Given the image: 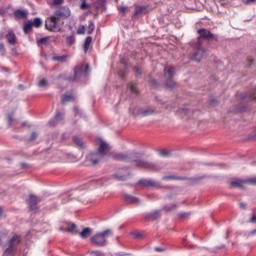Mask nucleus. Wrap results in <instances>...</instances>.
Listing matches in <instances>:
<instances>
[{
  "mask_svg": "<svg viewBox=\"0 0 256 256\" xmlns=\"http://www.w3.org/2000/svg\"><path fill=\"white\" fill-rule=\"evenodd\" d=\"M71 17V9L67 6H61L58 10H55L53 15L46 18L45 28L52 33H59L63 27V21Z\"/></svg>",
  "mask_w": 256,
  "mask_h": 256,
  "instance_id": "nucleus-1",
  "label": "nucleus"
},
{
  "mask_svg": "<svg viewBox=\"0 0 256 256\" xmlns=\"http://www.w3.org/2000/svg\"><path fill=\"white\" fill-rule=\"evenodd\" d=\"M139 157L138 153H132L130 156H127L125 154H116L115 159H118V161H134L136 163V167H139L140 169H148L149 171H159L161 167L157 166V164H153L151 162L143 161L137 159Z\"/></svg>",
  "mask_w": 256,
  "mask_h": 256,
  "instance_id": "nucleus-2",
  "label": "nucleus"
},
{
  "mask_svg": "<svg viewBox=\"0 0 256 256\" xmlns=\"http://www.w3.org/2000/svg\"><path fill=\"white\" fill-rule=\"evenodd\" d=\"M107 237H113V230L106 229L98 232L91 237L90 241L95 247H105L107 245Z\"/></svg>",
  "mask_w": 256,
  "mask_h": 256,
  "instance_id": "nucleus-3",
  "label": "nucleus"
},
{
  "mask_svg": "<svg viewBox=\"0 0 256 256\" xmlns=\"http://www.w3.org/2000/svg\"><path fill=\"white\" fill-rule=\"evenodd\" d=\"M21 243V235L14 234L9 240H8V247L4 251V256H14L15 253H17V245Z\"/></svg>",
  "mask_w": 256,
  "mask_h": 256,
  "instance_id": "nucleus-4",
  "label": "nucleus"
},
{
  "mask_svg": "<svg viewBox=\"0 0 256 256\" xmlns=\"http://www.w3.org/2000/svg\"><path fill=\"white\" fill-rule=\"evenodd\" d=\"M164 77L166 79L165 87L166 89H175V85H177L173 78L175 77V67L166 66L164 68Z\"/></svg>",
  "mask_w": 256,
  "mask_h": 256,
  "instance_id": "nucleus-5",
  "label": "nucleus"
},
{
  "mask_svg": "<svg viewBox=\"0 0 256 256\" xmlns=\"http://www.w3.org/2000/svg\"><path fill=\"white\" fill-rule=\"evenodd\" d=\"M28 208L30 211L37 213L39 211V203H41V198L37 197L36 195L30 194L28 199L26 200Z\"/></svg>",
  "mask_w": 256,
  "mask_h": 256,
  "instance_id": "nucleus-6",
  "label": "nucleus"
},
{
  "mask_svg": "<svg viewBox=\"0 0 256 256\" xmlns=\"http://www.w3.org/2000/svg\"><path fill=\"white\" fill-rule=\"evenodd\" d=\"M87 77L89 75V65L87 64H81L80 66L76 67L75 72H74V78L72 81H77V79H81V77Z\"/></svg>",
  "mask_w": 256,
  "mask_h": 256,
  "instance_id": "nucleus-7",
  "label": "nucleus"
},
{
  "mask_svg": "<svg viewBox=\"0 0 256 256\" xmlns=\"http://www.w3.org/2000/svg\"><path fill=\"white\" fill-rule=\"evenodd\" d=\"M198 35L201 37V39H204L205 41H217L218 36L211 33V31L201 28L198 30Z\"/></svg>",
  "mask_w": 256,
  "mask_h": 256,
  "instance_id": "nucleus-8",
  "label": "nucleus"
},
{
  "mask_svg": "<svg viewBox=\"0 0 256 256\" xmlns=\"http://www.w3.org/2000/svg\"><path fill=\"white\" fill-rule=\"evenodd\" d=\"M101 159L103 158L98 152L90 153L87 155L85 163L86 165H97Z\"/></svg>",
  "mask_w": 256,
  "mask_h": 256,
  "instance_id": "nucleus-9",
  "label": "nucleus"
},
{
  "mask_svg": "<svg viewBox=\"0 0 256 256\" xmlns=\"http://www.w3.org/2000/svg\"><path fill=\"white\" fill-rule=\"evenodd\" d=\"M138 184L142 187H154L156 189H159V187H161V183L153 179H141L138 181Z\"/></svg>",
  "mask_w": 256,
  "mask_h": 256,
  "instance_id": "nucleus-10",
  "label": "nucleus"
},
{
  "mask_svg": "<svg viewBox=\"0 0 256 256\" xmlns=\"http://www.w3.org/2000/svg\"><path fill=\"white\" fill-rule=\"evenodd\" d=\"M203 57H205V49H203V47H201V44L198 41V44L196 46V51L192 56V59H194V61H201V59H203Z\"/></svg>",
  "mask_w": 256,
  "mask_h": 256,
  "instance_id": "nucleus-11",
  "label": "nucleus"
},
{
  "mask_svg": "<svg viewBox=\"0 0 256 256\" xmlns=\"http://www.w3.org/2000/svg\"><path fill=\"white\" fill-rule=\"evenodd\" d=\"M110 150H111V148L109 147V144H107V142H105L103 140H100V144H99L97 153H99L100 156L102 158H104L107 155V153H109Z\"/></svg>",
  "mask_w": 256,
  "mask_h": 256,
  "instance_id": "nucleus-12",
  "label": "nucleus"
},
{
  "mask_svg": "<svg viewBox=\"0 0 256 256\" xmlns=\"http://www.w3.org/2000/svg\"><path fill=\"white\" fill-rule=\"evenodd\" d=\"M64 115H65L64 113L57 112L55 117L48 122V125H50V127H55V125H57L59 121H63Z\"/></svg>",
  "mask_w": 256,
  "mask_h": 256,
  "instance_id": "nucleus-13",
  "label": "nucleus"
},
{
  "mask_svg": "<svg viewBox=\"0 0 256 256\" xmlns=\"http://www.w3.org/2000/svg\"><path fill=\"white\" fill-rule=\"evenodd\" d=\"M242 101H255L256 100V87L248 94H242Z\"/></svg>",
  "mask_w": 256,
  "mask_h": 256,
  "instance_id": "nucleus-14",
  "label": "nucleus"
},
{
  "mask_svg": "<svg viewBox=\"0 0 256 256\" xmlns=\"http://www.w3.org/2000/svg\"><path fill=\"white\" fill-rule=\"evenodd\" d=\"M124 200L126 201V203H135L136 205H139V203H141V200H139V198L129 194H124Z\"/></svg>",
  "mask_w": 256,
  "mask_h": 256,
  "instance_id": "nucleus-15",
  "label": "nucleus"
},
{
  "mask_svg": "<svg viewBox=\"0 0 256 256\" xmlns=\"http://www.w3.org/2000/svg\"><path fill=\"white\" fill-rule=\"evenodd\" d=\"M6 39L10 45H16L17 44V36H15V33L13 31H9L6 34Z\"/></svg>",
  "mask_w": 256,
  "mask_h": 256,
  "instance_id": "nucleus-16",
  "label": "nucleus"
},
{
  "mask_svg": "<svg viewBox=\"0 0 256 256\" xmlns=\"http://www.w3.org/2000/svg\"><path fill=\"white\" fill-rule=\"evenodd\" d=\"M147 13V7L145 6H136L135 7V11H134V14H133V19H135V17H137L138 15H143Z\"/></svg>",
  "mask_w": 256,
  "mask_h": 256,
  "instance_id": "nucleus-17",
  "label": "nucleus"
},
{
  "mask_svg": "<svg viewBox=\"0 0 256 256\" xmlns=\"http://www.w3.org/2000/svg\"><path fill=\"white\" fill-rule=\"evenodd\" d=\"M28 12L27 10L18 9L14 12V17L16 19H27Z\"/></svg>",
  "mask_w": 256,
  "mask_h": 256,
  "instance_id": "nucleus-18",
  "label": "nucleus"
},
{
  "mask_svg": "<svg viewBox=\"0 0 256 256\" xmlns=\"http://www.w3.org/2000/svg\"><path fill=\"white\" fill-rule=\"evenodd\" d=\"M154 112L155 111L151 108H141L138 110V115H141L142 117H149V115H153Z\"/></svg>",
  "mask_w": 256,
  "mask_h": 256,
  "instance_id": "nucleus-19",
  "label": "nucleus"
},
{
  "mask_svg": "<svg viewBox=\"0 0 256 256\" xmlns=\"http://www.w3.org/2000/svg\"><path fill=\"white\" fill-rule=\"evenodd\" d=\"M161 217V211L160 210H155L152 213H149L146 215V219H149L151 221H155V219H159Z\"/></svg>",
  "mask_w": 256,
  "mask_h": 256,
  "instance_id": "nucleus-20",
  "label": "nucleus"
},
{
  "mask_svg": "<svg viewBox=\"0 0 256 256\" xmlns=\"http://www.w3.org/2000/svg\"><path fill=\"white\" fill-rule=\"evenodd\" d=\"M92 231H93V230H92L91 228H89V227L84 228V229L80 232L79 236L81 237V239H87L88 237L91 236Z\"/></svg>",
  "mask_w": 256,
  "mask_h": 256,
  "instance_id": "nucleus-21",
  "label": "nucleus"
},
{
  "mask_svg": "<svg viewBox=\"0 0 256 256\" xmlns=\"http://www.w3.org/2000/svg\"><path fill=\"white\" fill-rule=\"evenodd\" d=\"M67 59H69V55L53 56L52 57V60L56 61L57 63H67Z\"/></svg>",
  "mask_w": 256,
  "mask_h": 256,
  "instance_id": "nucleus-22",
  "label": "nucleus"
},
{
  "mask_svg": "<svg viewBox=\"0 0 256 256\" xmlns=\"http://www.w3.org/2000/svg\"><path fill=\"white\" fill-rule=\"evenodd\" d=\"M92 41L93 38L91 36L86 37L83 44L84 53H87V51H89V46L91 45Z\"/></svg>",
  "mask_w": 256,
  "mask_h": 256,
  "instance_id": "nucleus-23",
  "label": "nucleus"
},
{
  "mask_svg": "<svg viewBox=\"0 0 256 256\" xmlns=\"http://www.w3.org/2000/svg\"><path fill=\"white\" fill-rule=\"evenodd\" d=\"M71 101H75V96L73 95H63L61 99L62 105H65L66 103H69Z\"/></svg>",
  "mask_w": 256,
  "mask_h": 256,
  "instance_id": "nucleus-24",
  "label": "nucleus"
},
{
  "mask_svg": "<svg viewBox=\"0 0 256 256\" xmlns=\"http://www.w3.org/2000/svg\"><path fill=\"white\" fill-rule=\"evenodd\" d=\"M118 11L121 13V15L125 16L126 13H129L131 11V8L129 6H118Z\"/></svg>",
  "mask_w": 256,
  "mask_h": 256,
  "instance_id": "nucleus-25",
  "label": "nucleus"
},
{
  "mask_svg": "<svg viewBox=\"0 0 256 256\" xmlns=\"http://www.w3.org/2000/svg\"><path fill=\"white\" fill-rule=\"evenodd\" d=\"M73 141H74V143H76V145H78V147H80L81 149H84V148H85V144L83 143V140L80 139L79 137L74 136V137H73Z\"/></svg>",
  "mask_w": 256,
  "mask_h": 256,
  "instance_id": "nucleus-26",
  "label": "nucleus"
},
{
  "mask_svg": "<svg viewBox=\"0 0 256 256\" xmlns=\"http://www.w3.org/2000/svg\"><path fill=\"white\" fill-rule=\"evenodd\" d=\"M67 231H69V233H72V235H77V225H75V223H72L68 226Z\"/></svg>",
  "mask_w": 256,
  "mask_h": 256,
  "instance_id": "nucleus-27",
  "label": "nucleus"
},
{
  "mask_svg": "<svg viewBox=\"0 0 256 256\" xmlns=\"http://www.w3.org/2000/svg\"><path fill=\"white\" fill-rule=\"evenodd\" d=\"M32 23V27H36L39 28L41 27V25H43V20H41V18H34Z\"/></svg>",
  "mask_w": 256,
  "mask_h": 256,
  "instance_id": "nucleus-28",
  "label": "nucleus"
},
{
  "mask_svg": "<svg viewBox=\"0 0 256 256\" xmlns=\"http://www.w3.org/2000/svg\"><path fill=\"white\" fill-rule=\"evenodd\" d=\"M32 29H33L32 22H28L24 24L23 31L25 34L29 33V31H31Z\"/></svg>",
  "mask_w": 256,
  "mask_h": 256,
  "instance_id": "nucleus-29",
  "label": "nucleus"
},
{
  "mask_svg": "<svg viewBox=\"0 0 256 256\" xmlns=\"http://www.w3.org/2000/svg\"><path fill=\"white\" fill-rule=\"evenodd\" d=\"M80 9L85 11V9H91V4L87 3V0H81Z\"/></svg>",
  "mask_w": 256,
  "mask_h": 256,
  "instance_id": "nucleus-30",
  "label": "nucleus"
},
{
  "mask_svg": "<svg viewBox=\"0 0 256 256\" xmlns=\"http://www.w3.org/2000/svg\"><path fill=\"white\" fill-rule=\"evenodd\" d=\"M128 91L131 93H138L137 85L133 84L132 82L128 84Z\"/></svg>",
  "mask_w": 256,
  "mask_h": 256,
  "instance_id": "nucleus-31",
  "label": "nucleus"
},
{
  "mask_svg": "<svg viewBox=\"0 0 256 256\" xmlns=\"http://www.w3.org/2000/svg\"><path fill=\"white\" fill-rule=\"evenodd\" d=\"M230 186L232 188H235V187H243V181L239 180V181H232L230 183Z\"/></svg>",
  "mask_w": 256,
  "mask_h": 256,
  "instance_id": "nucleus-32",
  "label": "nucleus"
},
{
  "mask_svg": "<svg viewBox=\"0 0 256 256\" xmlns=\"http://www.w3.org/2000/svg\"><path fill=\"white\" fill-rule=\"evenodd\" d=\"M176 207H177V205H175V204H170V205L164 206V207H163V210L166 211V213H168V211H173Z\"/></svg>",
  "mask_w": 256,
  "mask_h": 256,
  "instance_id": "nucleus-33",
  "label": "nucleus"
},
{
  "mask_svg": "<svg viewBox=\"0 0 256 256\" xmlns=\"http://www.w3.org/2000/svg\"><path fill=\"white\" fill-rule=\"evenodd\" d=\"M8 125H17V120L13 119V114L8 115Z\"/></svg>",
  "mask_w": 256,
  "mask_h": 256,
  "instance_id": "nucleus-34",
  "label": "nucleus"
},
{
  "mask_svg": "<svg viewBox=\"0 0 256 256\" xmlns=\"http://www.w3.org/2000/svg\"><path fill=\"white\" fill-rule=\"evenodd\" d=\"M93 31H95V24L93 23V21H90L88 25V35H91Z\"/></svg>",
  "mask_w": 256,
  "mask_h": 256,
  "instance_id": "nucleus-35",
  "label": "nucleus"
},
{
  "mask_svg": "<svg viewBox=\"0 0 256 256\" xmlns=\"http://www.w3.org/2000/svg\"><path fill=\"white\" fill-rule=\"evenodd\" d=\"M66 43H68V45H74L75 44V36H68L66 38Z\"/></svg>",
  "mask_w": 256,
  "mask_h": 256,
  "instance_id": "nucleus-36",
  "label": "nucleus"
},
{
  "mask_svg": "<svg viewBox=\"0 0 256 256\" xmlns=\"http://www.w3.org/2000/svg\"><path fill=\"white\" fill-rule=\"evenodd\" d=\"M178 113H180V115H189V109H187V108H180L178 110Z\"/></svg>",
  "mask_w": 256,
  "mask_h": 256,
  "instance_id": "nucleus-37",
  "label": "nucleus"
},
{
  "mask_svg": "<svg viewBox=\"0 0 256 256\" xmlns=\"http://www.w3.org/2000/svg\"><path fill=\"white\" fill-rule=\"evenodd\" d=\"M131 235L134 237V239H141V237H143L141 232H132Z\"/></svg>",
  "mask_w": 256,
  "mask_h": 256,
  "instance_id": "nucleus-38",
  "label": "nucleus"
},
{
  "mask_svg": "<svg viewBox=\"0 0 256 256\" xmlns=\"http://www.w3.org/2000/svg\"><path fill=\"white\" fill-rule=\"evenodd\" d=\"M244 183H249V185H256V178L248 179L244 181Z\"/></svg>",
  "mask_w": 256,
  "mask_h": 256,
  "instance_id": "nucleus-39",
  "label": "nucleus"
},
{
  "mask_svg": "<svg viewBox=\"0 0 256 256\" xmlns=\"http://www.w3.org/2000/svg\"><path fill=\"white\" fill-rule=\"evenodd\" d=\"M91 255L103 256V251H101V250H94V251L91 252Z\"/></svg>",
  "mask_w": 256,
  "mask_h": 256,
  "instance_id": "nucleus-40",
  "label": "nucleus"
},
{
  "mask_svg": "<svg viewBox=\"0 0 256 256\" xmlns=\"http://www.w3.org/2000/svg\"><path fill=\"white\" fill-rule=\"evenodd\" d=\"M160 156L161 157H169V151H167V150L160 151Z\"/></svg>",
  "mask_w": 256,
  "mask_h": 256,
  "instance_id": "nucleus-41",
  "label": "nucleus"
},
{
  "mask_svg": "<svg viewBox=\"0 0 256 256\" xmlns=\"http://www.w3.org/2000/svg\"><path fill=\"white\" fill-rule=\"evenodd\" d=\"M133 71L136 75H141V68H139V66L133 67Z\"/></svg>",
  "mask_w": 256,
  "mask_h": 256,
  "instance_id": "nucleus-42",
  "label": "nucleus"
},
{
  "mask_svg": "<svg viewBox=\"0 0 256 256\" xmlns=\"http://www.w3.org/2000/svg\"><path fill=\"white\" fill-rule=\"evenodd\" d=\"M65 0H53V5H63Z\"/></svg>",
  "mask_w": 256,
  "mask_h": 256,
  "instance_id": "nucleus-43",
  "label": "nucleus"
},
{
  "mask_svg": "<svg viewBox=\"0 0 256 256\" xmlns=\"http://www.w3.org/2000/svg\"><path fill=\"white\" fill-rule=\"evenodd\" d=\"M39 87H47V81H45L44 79L39 81Z\"/></svg>",
  "mask_w": 256,
  "mask_h": 256,
  "instance_id": "nucleus-44",
  "label": "nucleus"
},
{
  "mask_svg": "<svg viewBox=\"0 0 256 256\" xmlns=\"http://www.w3.org/2000/svg\"><path fill=\"white\" fill-rule=\"evenodd\" d=\"M5 51H6L5 45H4L3 43H0V53H1L2 55H5Z\"/></svg>",
  "mask_w": 256,
  "mask_h": 256,
  "instance_id": "nucleus-45",
  "label": "nucleus"
},
{
  "mask_svg": "<svg viewBox=\"0 0 256 256\" xmlns=\"http://www.w3.org/2000/svg\"><path fill=\"white\" fill-rule=\"evenodd\" d=\"M171 179H175V176H171V175H170V176H163V177H162V180H163V181H171Z\"/></svg>",
  "mask_w": 256,
  "mask_h": 256,
  "instance_id": "nucleus-46",
  "label": "nucleus"
},
{
  "mask_svg": "<svg viewBox=\"0 0 256 256\" xmlns=\"http://www.w3.org/2000/svg\"><path fill=\"white\" fill-rule=\"evenodd\" d=\"M37 139V132H32L30 136V141H35Z\"/></svg>",
  "mask_w": 256,
  "mask_h": 256,
  "instance_id": "nucleus-47",
  "label": "nucleus"
},
{
  "mask_svg": "<svg viewBox=\"0 0 256 256\" xmlns=\"http://www.w3.org/2000/svg\"><path fill=\"white\" fill-rule=\"evenodd\" d=\"M115 179H117L118 181H125L126 177L125 176H119V175H114Z\"/></svg>",
  "mask_w": 256,
  "mask_h": 256,
  "instance_id": "nucleus-48",
  "label": "nucleus"
},
{
  "mask_svg": "<svg viewBox=\"0 0 256 256\" xmlns=\"http://www.w3.org/2000/svg\"><path fill=\"white\" fill-rule=\"evenodd\" d=\"M74 114L81 115V110H79V107H74Z\"/></svg>",
  "mask_w": 256,
  "mask_h": 256,
  "instance_id": "nucleus-49",
  "label": "nucleus"
},
{
  "mask_svg": "<svg viewBox=\"0 0 256 256\" xmlns=\"http://www.w3.org/2000/svg\"><path fill=\"white\" fill-rule=\"evenodd\" d=\"M44 43H47V39L41 38L40 40H38V45H43Z\"/></svg>",
  "mask_w": 256,
  "mask_h": 256,
  "instance_id": "nucleus-50",
  "label": "nucleus"
},
{
  "mask_svg": "<svg viewBox=\"0 0 256 256\" xmlns=\"http://www.w3.org/2000/svg\"><path fill=\"white\" fill-rule=\"evenodd\" d=\"M256 0H246L245 5H249L251 3H255Z\"/></svg>",
  "mask_w": 256,
  "mask_h": 256,
  "instance_id": "nucleus-51",
  "label": "nucleus"
},
{
  "mask_svg": "<svg viewBox=\"0 0 256 256\" xmlns=\"http://www.w3.org/2000/svg\"><path fill=\"white\" fill-rule=\"evenodd\" d=\"M250 223H256V216H252V217H251Z\"/></svg>",
  "mask_w": 256,
  "mask_h": 256,
  "instance_id": "nucleus-52",
  "label": "nucleus"
},
{
  "mask_svg": "<svg viewBox=\"0 0 256 256\" xmlns=\"http://www.w3.org/2000/svg\"><path fill=\"white\" fill-rule=\"evenodd\" d=\"M239 207H240V209H245L246 205H245V203L241 202V203L239 204Z\"/></svg>",
  "mask_w": 256,
  "mask_h": 256,
  "instance_id": "nucleus-53",
  "label": "nucleus"
},
{
  "mask_svg": "<svg viewBox=\"0 0 256 256\" xmlns=\"http://www.w3.org/2000/svg\"><path fill=\"white\" fill-rule=\"evenodd\" d=\"M84 31H85V26H82V28L78 30V33H83Z\"/></svg>",
  "mask_w": 256,
  "mask_h": 256,
  "instance_id": "nucleus-54",
  "label": "nucleus"
},
{
  "mask_svg": "<svg viewBox=\"0 0 256 256\" xmlns=\"http://www.w3.org/2000/svg\"><path fill=\"white\" fill-rule=\"evenodd\" d=\"M5 37V33L0 32V40H2Z\"/></svg>",
  "mask_w": 256,
  "mask_h": 256,
  "instance_id": "nucleus-55",
  "label": "nucleus"
},
{
  "mask_svg": "<svg viewBox=\"0 0 256 256\" xmlns=\"http://www.w3.org/2000/svg\"><path fill=\"white\" fill-rule=\"evenodd\" d=\"M3 217V208L0 207V219Z\"/></svg>",
  "mask_w": 256,
  "mask_h": 256,
  "instance_id": "nucleus-56",
  "label": "nucleus"
},
{
  "mask_svg": "<svg viewBox=\"0 0 256 256\" xmlns=\"http://www.w3.org/2000/svg\"><path fill=\"white\" fill-rule=\"evenodd\" d=\"M188 249H195V245L190 244V245L188 246Z\"/></svg>",
  "mask_w": 256,
  "mask_h": 256,
  "instance_id": "nucleus-57",
  "label": "nucleus"
},
{
  "mask_svg": "<svg viewBox=\"0 0 256 256\" xmlns=\"http://www.w3.org/2000/svg\"><path fill=\"white\" fill-rule=\"evenodd\" d=\"M215 103H216V100L212 99L211 102H210V105H215Z\"/></svg>",
  "mask_w": 256,
  "mask_h": 256,
  "instance_id": "nucleus-58",
  "label": "nucleus"
},
{
  "mask_svg": "<svg viewBox=\"0 0 256 256\" xmlns=\"http://www.w3.org/2000/svg\"><path fill=\"white\" fill-rule=\"evenodd\" d=\"M97 185H103V182L101 180H97Z\"/></svg>",
  "mask_w": 256,
  "mask_h": 256,
  "instance_id": "nucleus-59",
  "label": "nucleus"
},
{
  "mask_svg": "<svg viewBox=\"0 0 256 256\" xmlns=\"http://www.w3.org/2000/svg\"><path fill=\"white\" fill-rule=\"evenodd\" d=\"M98 3H100L101 5H103V3H105V0H98Z\"/></svg>",
  "mask_w": 256,
  "mask_h": 256,
  "instance_id": "nucleus-60",
  "label": "nucleus"
},
{
  "mask_svg": "<svg viewBox=\"0 0 256 256\" xmlns=\"http://www.w3.org/2000/svg\"><path fill=\"white\" fill-rule=\"evenodd\" d=\"M155 251H163V249L159 248V247H156L155 248Z\"/></svg>",
  "mask_w": 256,
  "mask_h": 256,
  "instance_id": "nucleus-61",
  "label": "nucleus"
},
{
  "mask_svg": "<svg viewBox=\"0 0 256 256\" xmlns=\"http://www.w3.org/2000/svg\"><path fill=\"white\" fill-rule=\"evenodd\" d=\"M248 61H249L250 63H253V58H248Z\"/></svg>",
  "mask_w": 256,
  "mask_h": 256,
  "instance_id": "nucleus-62",
  "label": "nucleus"
},
{
  "mask_svg": "<svg viewBox=\"0 0 256 256\" xmlns=\"http://www.w3.org/2000/svg\"><path fill=\"white\" fill-rule=\"evenodd\" d=\"M18 87H19V89H23V85H19Z\"/></svg>",
  "mask_w": 256,
  "mask_h": 256,
  "instance_id": "nucleus-63",
  "label": "nucleus"
},
{
  "mask_svg": "<svg viewBox=\"0 0 256 256\" xmlns=\"http://www.w3.org/2000/svg\"><path fill=\"white\" fill-rule=\"evenodd\" d=\"M22 167H26V164H25V163H23V164H22Z\"/></svg>",
  "mask_w": 256,
  "mask_h": 256,
  "instance_id": "nucleus-64",
  "label": "nucleus"
}]
</instances>
